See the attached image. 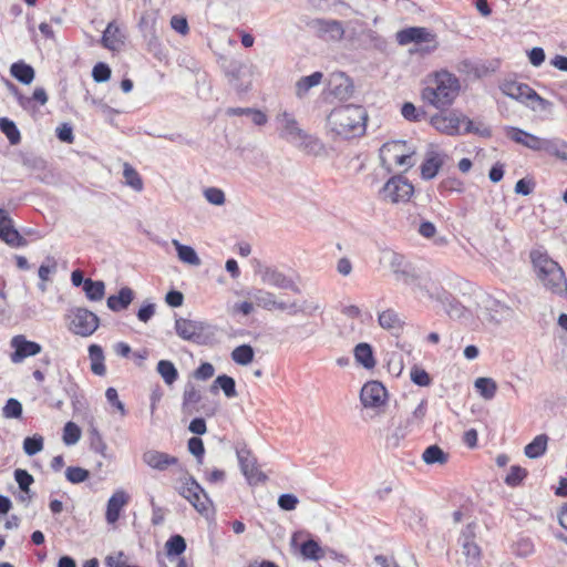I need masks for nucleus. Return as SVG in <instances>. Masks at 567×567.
Segmentation results:
<instances>
[{
	"instance_id": "a878e982",
	"label": "nucleus",
	"mask_w": 567,
	"mask_h": 567,
	"mask_svg": "<svg viewBox=\"0 0 567 567\" xmlns=\"http://www.w3.org/2000/svg\"><path fill=\"white\" fill-rule=\"evenodd\" d=\"M249 297L255 301V303L265 309V310H278V309H285V301H278L276 299V295L271 291L255 288L251 291H249Z\"/></svg>"
},
{
	"instance_id": "4c0bfd02",
	"label": "nucleus",
	"mask_w": 567,
	"mask_h": 567,
	"mask_svg": "<svg viewBox=\"0 0 567 567\" xmlns=\"http://www.w3.org/2000/svg\"><path fill=\"white\" fill-rule=\"evenodd\" d=\"M422 460L427 465H443L449 461V454L445 453L439 445L433 444L424 450Z\"/></svg>"
},
{
	"instance_id": "c9c22d12",
	"label": "nucleus",
	"mask_w": 567,
	"mask_h": 567,
	"mask_svg": "<svg viewBox=\"0 0 567 567\" xmlns=\"http://www.w3.org/2000/svg\"><path fill=\"white\" fill-rule=\"evenodd\" d=\"M548 436L546 434H539L534 440L528 443L524 453L528 458H538L545 454L547 450Z\"/></svg>"
},
{
	"instance_id": "aec40b11",
	"label": "nucleus",
	"mask_w": 567,
	"mask_h": 567,
	"mask_svg": "<svg viewBox=\"0 0 567 567\" xmlns=\"http://www.w3.org/2000/svg\"><path fill=\"white\" fill-rule=\"evenodd\" d=\"M504 132L506 137L514 143L523 145L534 152H543L546 138L536 136L515 126H505Z\"/></svg>"
},
{
	"instance_id": "72a5a7b5",
	"label": "nucleus",
	"mask_w": 567,
	"mask_h": 567,
	"mask_svg": "<svg viewBox=\"0 0 567 567\" xmlns=\"http://www.w3.org/2000/svg\"><path fill=\"white\" fill-rule=\"evenodd\" d=\"M543 152L561 161H567V142L558 137L546 138Z\"/></svg>"
},
{
	"instance_id": "3c124183",
	"label": "nucleus",
	"mask_w": 567,
	"mask_h": 567,
	"mask_svg": "<svg viewBox=\"0 0 567 567\" xmlns=\"http://www.w3.org/2000/svg\"><path fill=\"white\" fill-rule=\"evenodd\" d=\"M255 351L249 344H241L236 347L231 352L234 362L240 365H247L254 360Z\"/></svg>"
},
{
	"instance_id": "69168bd1",
	"label": "nucleus",
	"mask_w": 567,
	"mask_h": 567,
	"mask_svg": "<svg viewBox=\"0 0 567 567\" xmlns=\"http://www.w3.org/2000/svg\"><path fill=\"white\" fill-rule=\"evenodd\" d=\"M92 78L97 83L106 82L111 78V69L106 63L99 62L92 70Z\"/></svg>"
},
{
	"instance_id": "0e129e2a",
	"label": "nucleus",
	"mask_w": 567,
	"mask_h": 567,
	"mask_svg": "<svg viewBox=\"0 0 567 567\" xmlns=\"http://www.w3.org/2000/svg\"><path fill=\"white\" fill-rule=\"evenodd\" d=\"M410 377L412 382L419 386H427L431 384V377L424 369L413 367Z\"/></svg>"
},
{
	"instance_id": "680f3d73",
	"label": "nucleus",
	"mask_w": 567,
	"mask_h": 567,
	"mask_svg": "<svg viewBox=\"0 0 567 567\" xmlns=\"http://www.w3.org/2000/svg\"><path fill=\"white\" fill-rule=\"evenodd\" d=\"M2 415L6 419H19L22 415V404L17 399H9L2 409Z\"/></svg>"
},
{
	"instance_id": "37998d69",
	"label": "nucleus",
	"mask_w": 567,
	"mask_h": 567,
	"mask_svg": "<svg viewBox=\"0 0 567 567\" xmlns=\"http://www.w3.org/2000/svg\"><path fill=\"white\" fill-rule=\"evenodd\" d=\"M300 553L305 559L318 561L324 557L323 549L319 543L312 538L303 542L300 546Z\"/></svg>"
},
{
	"instance_id": "f3484780",
	"label": "nucleus",
	"mask_w": 567,
	"mask_h": 567,
	"mask_svg": "<svg viewBox=\"0 0 567 567\" xmlns=\"http://www.w3.org/2000/svg\"><path fill=\"white\" fill-rule=\"evenodd\" d=\"M466 116L452 111L449 114H435L431 117L432 126L450 136L463 134L461 124H465Z\"/></svg>"
},
{
	"instance_id": "9b49d317",
	"label": "nucleus",
	"mask_w": 567,
	"mask_h": 567,
	"mask_svg": "<svg viewBox=\"0 0 567 567\" xmlns=\"http://www.w3.org/2000/svg\"><path fill=\"white\" fill-rule=\"evenodd\" d=\"M395 279L410 286L415 292H420L422 296L426 297L432 293V289L436 285L427 274L419 272L411 264L403 270H400Z\"/></svg>"
},
{
	"instance_id": "0eeeda50",
	"label": "nucleus",
	"mask_w": 567,
	"mask_h": 567,
	"mask_svg": "<svg viewBox=\"0 0 567 567\" xmlns=\"http://www.w3.org/2000/svg\"><path fill=\"white\" fill-rule=\"evenodd\" d=\"M476 529L475 523L467 524L457 540L465 559V567H482V549L476 542Z\"/></svg>"
},
{
	"instance_id": "4468645a",
	"label": "nucleus",
	"mask_w": 567,
	"mask_h": 567,
	"mask_svg": "<svg viewBox=\"0 0 567 567\" xmlns=\"http://www.w3.org/2000/svg\"><path fill=\"white\" fill-rule=\"evenodd\" d=\"M240 470L250 485L265 482L267 476L257 467V461L246 445L236 446Z\"/></svg>"
},
{
	"instance_id": "f8f14e48",
	"label": "nucleus",
	"mask_w": 567,
	"mask_h": 567,
	"mask_svg": "<svg viewBox=\"0 0 567 567\" xmlns=\"http://www.w3.org/2000/svg\"><path fill=\"white\" fill-rule=\"evenodd\" d=\"M70 323V330L81 337L93 334L100 324L99 317L86 308H75Z\"/></svg>"
},
{
	"instance_id": "f03ea898",
	"label": "nucleus",
	"mask_w": 567,
	"mask_h": 567,
	"mask_svg": "<svg viewBox=\"0 0 567 567\" xmlns=\"http://www.w3.org/2000/svg\"><path fill=\"white\" fill-rule=\"evenodd\" d=\"M536 277L545 290L561 299H567V278L564 269L543 249L529 254Z\"/></svg>"
},
{
	"instance_id": "393cba45",
	"label": "nucleus",
	"mask_w": 567,
	"mask_h": 567,
	"mask_svg": "<svg viewBox=\"0 0 567 567\" xmlns=\"http://www.w3.org/2000/svg\"><path fill=\"white\" fill-rule=\"evenodd\" d=\"M130 495L124 489L115 491L106 504L105 519L107 524H115L122 509L128 503Z\"/></svg>"
},
{
	"instance_id": "e2e57ef3",
	"label": "nucleus",
	"mask_w": 567,
	"mask_h": 567,
	"mask_svg": "<svg viewBox=\"0 0 567 567\" xmlns=\"http://www.w3.org/2000/svg\"><path fill=\"white\" fill-rule=\"evenodd\" d=\"M56 261L53 257H47L45 261L39 267L38 276L41 281L50 280V275L56 272Z\"/></svg>"
},
{
	"instance_id": "f257e3e1",
	"label": "nucleus",
	"mask_w": 567,
	"mask_h": 567,
	"mask_svg": "<svg viewBox=\"0 0 567 567\" xmlns=\"http://www.w3.org/2000/svg\"><path fill=\"white\" fill-rule=\"evenodd\" d=\"M461 91L460 80L455 74L441 70L435 72L421 92L422 100L440 111L447 110Z\"/></svg>"
},
{
	"instance_id": "864d4df0",
	"label": "nucleus",
	"mask_w": 567,
	"mask_h": 567,
	"mask_svg": "<svg viewBox=\"0 0 567 567\" xmlns=\"http://www.w3.org/2000/svg\"><path fill=\"white\" fill-rule=\"evenodd\" d=\"M123 177L125 179V184L132 187L134 190L141 192L143 189V181L140 174L128 163H125L123 166Z\"/></svg>"
},
{
	"instance_id": "774afa93",
	"label": "nucleus",
	"mask_w": 567,
	"mask_h": 567,
	"mask_svg": "<svg viewBox=\"0 0 567 567\" xmlns=\"http://www.w3.org/2000/svg\"><path fill=\"white\" fill-rule=\"evenodd\" d=\"M188 451L197 457L198 462L202 463L203 456L205 454L204 442L202 439L197 436H193L188 440L187 443Z\"/></svg>"
},
{
	"instance_id": "473e14b6",
	"label": "nucleus",
	"mask_w": 567,
	"mask_h": 567,
	"mask_svg": "<svg viewBox=\"0 0 567 567\" xmlns=\"http://www.w3.org/2000/svg\"><path fill=\"white\" fill-rule=\"evenodd\" d=\"M10 73L22 84H30L35 76L34 69L23 61L14 62L10 68Z\"/></svg>"
},
{
	"instance_id": "7c9ffc66",
	"label": "nucleus",
	"mask_w": 567,
	"mask_h": 567,
	"mask_svg": "<svg viewBox=\"0 0 567 567\" xmlns=\"http://www.w3.org/2000/svg\"><path fill=\"white\" fill-rule=\"evenodd\" d=\"M202 394L200 391L195 388L194 384L188 383L185 386L184 393H183V411L187 414H193L194 412H197L196 405L200 402Z\"/></svg>"
},
{
	"instance_id": "9d476101",
	"label": "nucleus",
	"mask_w": 567,
	"mask_h": 567,
	"mask_svg": "<svg viewBox=\"0 0 567 567\" xmlns=\"http://www.w3.org/2000/svg\"><path fill=\"white\" fill-rule=\"evenodd\" d=\"M414 193L413 185L402 175L392 176L382 187V199L392 204L406 203Z\"/></svg>"
},
{
	"instance_id": "bf43d9fd",
	"label": "nucleus",
	"mask_w": 567,
	"mask_h": 567,
	"mask_svg": "<svg viewBox=\"0 0 567 567\" xmlns=\"http://www.w3.org/2000/svg\"><path fill=\"white\" fill-rule=\"evenodd\" d=\"M14 480L19 485V488L24 494H29L30 486L33 484L34 478L33 476L25 470L18 468L14 471Z\"/></svg>"
},
{
	"instance_id": "5fc2aeb1",
	"label": "nucleus",
	"mask_w": 567,
	"mask_h": 567,
	"mask_svg": "<svg viewBox=\"0 0 567 567\" xmlns=\"http://www.w3.org/2000/svg\"><path fill=\"white\" fill-rule=\"evenodd\" d=\"M401 114L405 120L411 122H419L426 115L424 110L415 107V105L411 102H405L402 105Z\"/></svg>"
},
{
	"instance_id": "052dcab7",
	"label": "nucleus",
	"mask_w": 567,
	"mask_h": 567,
	"mask_svg": "<svg viewBox=\"0 0 567 567\" xmlns=\"http://www.w3.org/2000/svg\"><path fill=\"white\" fill-rule=\"evenodd\" d=\"M89 476V471L80 466H69L65 471V477L72 484L83 483Z\"/></svg>"
},
{
	"instance_id": "c85d7f7f",
	"label": "nucleus",
	"mask_w": 567,
	"mask_h": 567,
	"mask_svg": "<svg viewBox=\"0 0 567 567\" xmlns=\"http://www.w3.org/2000/svg\"><path fill=\"white\" fill-rule=\"evenodd\" d=\"M134 298L133 290L128 287H123L117 295H112L107 298V307L112 311H121L126 309Z\"/></svg>"
},
{
	"instance_id": "dca6fc26",
	"label": "nucleus",
	"mask_w": 567,
	"mask_h": 567,
	"mask_svg": "<svg viewBox=\"0 0 567 567\" xmlns=\"http://www.w3.org/2000/svg\"><path fill=\"white\" fill-rule=\"evenodd\" d=\"M310 27L315 30L318 38L323 41H341L344 37L343 23L332 19H313Z\"/></svg>"
},
{
	"instance_id": "de8ad7c7",
	"label": "nucleus",
	"mask_w": 567,
	"mask_h": 567,
	"mask_svg": "<svg viewBox=\"0 0 567 567\" xmlns=\"http://www.w3.org/2000/svg\"><path fill=\"white\" fill-rule=\"evenodd\" d=\"M156 370L167 385L173 384L178 379V371L172 361H158Z\"/></svg>"
},
{
	"instance_id": "49530a36",
	"label": "nucleus",
	"mask_w": 567,
	"mask_h": 567,
	"mask_svg": "<svg viewBox=\"0 0 567 567\" xmlns=\"http://www.w3.org/2000/svg\"><path fill=\"white\" fill-rule=\"evenodd\" d=\"M474 386L485 400H492L497 391V384L491 378H477L474 382Z\"/></svg>"
},
{
	"instance_id": "6e6552de",
	"label": "nucleus",
	"mask_w": 567,
	"mask_h": 567,
	"mask_svg": "<svg viewBox=\"0 0 567 567\" xmlns=\"http://www.w3.org/2000/svg\"><path fill=\"white\" fill-rule=\"evenodd\" d=\"M255 272L265 285L280 290H290L295 293H300V288L296 281L275 266H267L256 260Z\"/></svg>"
},
{
	"instance_id": "2eb2a0df",
	"label": "nucleus",
	"mask_w": 567,
	"mask_h": 567,
	"mask_svg": "<svg viewBox=\"0 0 567 567\" xmlns=\"http://www.w3.org/2000/svg\"><path fill=\"white\" fill-rule=\"evenodd\" d=\"M0 240L12 248L27 246V239L14 227V221L8 210L0 207Z\"/></svg>"
},
{
	"instance_id": "58836bf2",
	"label": "nucleus",
	"mask_w": 567,
	"mask_h": 567,
	"mask_svg": "<svg viewBox=\"0 0 567 567\" xmlns=\"http://www.w3.org/2000/svg\"><path fill=\"white\" fill-rule=\"evenodd\" d=\"M172 244L174 245V247L177 251L178 258L183 262L192 265V266L200 265V259L193 247L183 245L177 239H173Z\"/></svg>"
},
{
	"instance_id": "b1692460",
	"label": "nucleus",
	"mask_w": 567,
	"mask_h": 567,
	"mask_svg": "<svg viewBox=\"0 0 567 567\" xmlns=\"http://www.w3.org/2000/svg\"><path fill=\"white\" fill-rule=\"evenodd\" d=\"M143 462L151 468L164 472L178 464V458L157 450H147L142 455Z\"/></svg>"
},
{
	"instance_id": "4be33fe9",
	"label": "nucleus",
	"mask_w": 567,
	"mask_h": 567,
	"mask_svg": "<svg viewBox=\"0 0 567 567\" xmlns=\"http://www.w3.org/2000/svg\"><path fill=\"white\" fill-rule=\"evenodd\" d=\"M207 324L203 321L189 320L185 318L175 319L176 334L186 341L199 343Z\"/></svg>"
},
{
	"instance_id": "cd10ccee",
	"label": "nucleus",
	"mask_w": 567,
	"mask_h": 567,
	"mask_svg": "<svg viewBox=\"0 0 567 567\" xmlns=\"http://www.w3.org/2000/svg\"><path fill=\"white\" fill-rule=\"evenodd\" d=\"M125 42V34L113 21L106 25L102 35V44L111 51H117Z\"/></svg>"
},
{
	"instance_id": "603ef678",
	"label": "nucleus",
	"mask_w": 567,
	"mask_h": 567,
	"mask_svg": "<svg viewBox=\"0 0 567 567\" xmlns=\"http://www.w3.org/2000/svg\"><path fill=\"white\" fill-rule=\"evenodd\" d=\"M527 474L528 472L526 468L519 465H512L506 477L504 478V483L509 487H517L527 477Z\"/></svg>"
},
{
	"instance_id": "7ed1b4c3",
	"label": "nucleus",
	"mask_w": 567,
	"mask_h": 567,
	"mask_svg": "<svg viewBox=\"0 0 567 567\" xmlns=\"http://www.w3.org/2000/svg\"><path fill=\"white\" fill-rule=\"evenodd\" d=\"M368 114L363 106L346 104L334 107L328 115V126L343 138L361 136L365 132Z\"/></svg>"
},
{
	"instance_id": "6ab92c4d",
	"label": "nucleus",
	"mask_w": 567,
	"mask_h": 567,
	"mask_svg": "<svg viewBox=\"0 0 567 567\" xmlns=\"http://www.w3.org/2000/svg\"><path fill=\"white\" fill-rule=\"evenodd\" d=\"M427 297L442 302L444 310L450 318L460 319L465 316L466 308L439 285L434 286L432 293H430Z\"/></svg>"
},
{
	"instance_id": "1a4fd4ad",
	"label": "nucleus",
	"mask_w": 567,
	"mask_h": 567,
	"mask_svg": "<svg viewBox=\"0 0 567 567\" xmlns=\"http://www.w3.org/2000/svg\"><path fill=\"white\" fill-rule=\"evenodd\" d=\"M396 41L400 45L425 43V45L421 48L423 53H431L437 48L435 34L423 27H409L400 30L396 33Z\"/></svg>"
},
{
	"instance_id": "39448f33",
	"label": "nucleus",
	"mask_w": 567,
	"mask_h": 567,
	"mask_svg": "<svg viewBox=\"0 0 567 567\" xmlns=\"http://www.w3.org/2000/svg\"><path fill=\"white\" fill-rule=\"evenodd\" d=\"M415 148L410 146L406 141L396 140L384 143L379 152L380 162L386 172H392L393 165L403 166L405 171L414 166L412 159Z\"/></svg>"
},
{
	"instance_id": "09e8293b",
	"label": "nucleus",
	"mask_w": 567,
	"mask_h": 567,
	"mask_svg": "<svg viewBox=\"0 0 567 567\" xmlns=\"http://www.w3.org/2000/svg\"><path fill=\"white\" fill-rule=\"evenodd\" d=\"M0 131L7 136L11 145H17L21 141V134L16 123L8 117L0 118Z\"/></svg>"
},
{
	"instance_id": "13d9d810",
	"label": "nucleus",
	"mask_w": 567,
	"mask_h": 567,
	"mask_svg": "<svg viewBox=\"0 0 567 567\" xmlns=\"http://www.w3.org/2000/svg\"><path fill=\"white\" fill-rule=\"evenodd\" d=\"M534 550V543L528 537H520L513 546V551L518 557H528Z\"/></svg>"
},
{
	"instance_id": "8fccbe9b",
	"label": "nucleus",
	"mask_w": 567,
	"mask_h": 567,
	"mask_svg": "<svg viewBox=\"0 0 567 567\" xmlns=\"http://www.w3.org/2000/svg\"><path fill=\"white\" fill-rule=\"evenodd\" d=\"M456 70L467 76L482 78L486 70L484 65L477 64L470 59L460 61L456 65Z\"/></svg>"
},
{
	"instance_id": "f704fd0d",
	"label": "nucleus",
	"mask_w": 567,
	"mask_h": 567,
	"mask_svg": "<svg viewBox=\"0 0 567 567\" xmlns=\"http://www.w3.org/2000/svg\"><path fill=\"white\" fill-rule=\"evenodd\" d=\"M354 358L365 369H372L375 365L372 347L362 342L354 348Z\"/></svg>"
},
{
	"instance_id": "5701e85b",
	"label": "nucleus",
	"mask_w": 567,
	"mask_h": 567,
	"mask_svg": "<svg viewBox=\"0 0 567 567\" xmlns=\"http://www.w3.org/2000/svg\"><path fill=\"white\" fill-rule=\"evenodd\" d=\"M481 310L482 316L493 323L502 322L512 311L506 303L491 296L483 298L481 302Z\"/></svg>"
},
{
	"instance_id": "c03bdc74",
	"label": "nucleus",
	"mask_w": 567,
	"mask_h": 567,
	"mask_svg": "<svg viewBox=\"0 0 567 567\" xmlns=\"http://www.w3.org/2000/svg\"><path fill=\"white\" fill-rule=\"evenodd\" d=\"M378 322L385 330H394L402 328V321L396 311L386 309L379 313Z\"/></svg>"
},
{
	"instance_id": "c756f323",
	"label": "nucleus",
	"mask_w": 567,
	"mask_h": 567,
	"mask_svg": "<svg viewBox=\"0 0 567 567\" xmlns=\"http://www.w3.org/2000/svg\"><path fill=\"white\" fill-rule=\"evenodd\" d=\"M13 92L18 100L19 105L24 110L34 109L33 102H38L40 105H44L48 102V94L43 87H35L32 96L30 97L19 93L18 89L14 86Z\"/></svg>"
},
{
	"instance_id": "79ce46f5",
	"label": "nucleus",
	"mask_w": 567,
	"mask_h": 567,
	"mask_svg": "<svg viewBox=\"0 0 567 567\" xmlns=\"http://www.w3.org/2000/svg\"><path fill=\"white\" fill-rule=\"evenodd\" d=\"M187 545L185 538L179 535L171 536L165 543L166 555L168 558L181 557V555L186 550Z\"/></svg>"
},
{
	"instance_id": "338daca9",
	"label": "nucleus",
	"mask_w": 567,
	"mask_h": 567,
	"mask_svg": "<svg viewBox=\"0 0 567 567\" xmlns=\"http://www.w3.org/2000/svg\"><path fill=\"white\" fill-rule=\"evenodd\" d=\"M204 197L213 205L220 206L225 203V193L217 187H208L204 190Z\"/></svg>"
},
{
	"instance_id": "a211bd4d",
	"label": "nucleus",
	"mask_w": 567,
	"mask_h": 567,
	"mask_svg": "<svg viewBox=\"0 0 567 567\" xmlns=\"http://www.w3.org/2000/svg\"><path fill=\"white\" fill-rule=\"evenodd\" d=\"M10 346L14 350L10 354V360L16 364L21 363L24 359L34 357L42 351L40 343L27 340L22 334L14 336L10 341Z\"/></svg>"
},
{
	"instance_id": "423d86ee",
	"label": "nucleus",
	"mask_w": 567,
	"mask_h": 567,
	"mask_svg": "<svg viewBox=\"0 0 567 567\" xmlns=\"http://www.w3.org/2000/svg\"><path fill=\"white\" fill-rule=\"evenodd\" d=\"M501 91L511 99L520 101L527 106L545 110L550 103L537 94L528 84L516 81H505L501 84Z\"/></svg>"
},
{
	"instance_id": "bb28decb",
	"label": "nucleus",
	"mask_w": 567,
	"mask_h": 567,
	"mask_svg": "<svg viewBox=\"0 0 567 567\" xmlns=\"http://www.w3.org/2000/svg\"><path fill=\"white\" fill-rule=\"evenodd\" d=\"M444 159L442 155L436 151H429L421 165V176L425 181L434 178L440 168L443 166Z\"/></svg>"
},
{
	"instance_id": "a18cd8bd",
	"label": "nucleus",
	"mask_w": 567,
	"mask_h": 567,
	"mask_svg": "<svg viewBox=\"0 0 567 567\" xmlns=\"http://www.w3.org/2000/svg\"><path fill=\"white\" fill-rule=\"evenodd\" d=\"M22 165L31 173L37 174V178L44 181L42 173L47 169V162L37 155H25L22 157Z\"/></svg>"
},
{
	"instance_id": "ea45409f",
	"label": "nucleus",
	"mask_w": 567,
	"mask_h": 567,
	"mask_svg": "<svg viewBox=\"0 0 567 567\" xmlns=\"http://www.w3.org/2000/svg\"><path fill=\"white\" fill-rule=\"evenodd\" d=\"M218 389H221L224 394L229 399L235 398L237 395L236 382L229 375L221 374L215 379L214 384L210 388V391L213 393H216Z\"/></svg>"
},
{
	"instance_id": "ddd939ff",
	"label": "nucleus",
	"mask_w": 567,
	"mask_h": 567,
	"mask_svg": "<svg viewBox=\"0 0 567 567\" xmlns=\"http://www.w3.org/2000/svg\"><path fill=\"white\" fill-rule=\"evenodd\" d=\"M179 494L186 498L200 514L208 512L212 506L205 489L197 483L194 477H189L179 489Z\"/></svg>"
},
{
	"instance_id": "20e7f679",
	"label": "nucleus",
	"mask_w": 567,
	"mask_h": 567,
	"mask_svg": "<svg viewBox=\"0 0 567 567\" xmlns=\"http://www.w3.org/2000/svg\"><path fill=\"white\" fill-rule=\"evenodd\" d=\"M275 121L279 137L286 142L303 150H313L319 145L318 138L302 130L295 115L288 111L279 112Z\"/></svg>"
},
{
	"instance_id": "4d7b16f0",
	"label": "nucleus",
	"mask_w": 567,
	"mask_h": 567,
	"mask_svg": "<svg viewBox=\"0 0 567 567\" xmlns=\"http://www.w3.org/2000/svg\"><path fill=\"white\" fill-rule=\"evenodd\" d=\"M81 437V429L74 422H68L63 429V442L65 445H74Z\"/></svg>"
},
{
	"instance_id": "a19ab883",
	"label": "nucleus",
	"mask_w": 567,
	"mask_h": 567,
	"mask_svg": "<svg viewBox=\"0 0 567 567\" xmlns=\"http://www.w3.org/2000/svg\"><path fill=\"white\" fill-rule=\"evenodd\" d=\"M83 290L89 300L100 301L104 297L105 285L101 280H92L91 278H86Z\"/></svg>"
},
{
	"instance_id": "6e6d98bb",
	"label": "nucleus",
	"mask_w": 567,
	"mask_h": 567,
	"mask_svg": "<svg viewBox=\"0 0 567 567\" xmlns=\"http://www.w3.org/2000/svg\"><path fill=\"white\" fill-rule=\"evenodd\" d=\"M43 449V437L39 434L28 436L23 441V451L27 455L32 456L41 452Z\"/></svg>"
},
{
	"instance_id": "2f4dec72",
	"label": "nucleus",
	"mask_w": 567,
	"mask_h": 567,
	"mask_svg": "<svg viewBox=\"0 0 567 567\" xmlns=\"http://www.w3.org/2000/svg\"><path fill=\"white\" fill-rule=\"evenodd\" d=\"M89 357L91 360V371L95 375H105L106 368L104 364V353L102 347L99 344H91L89 347Z\"/></svg>"
},
{
	"instance_id": "e433bc0d",
	"label": "nucleus",
	"mask_w": 567,
	"mask_h": 567,
	"mask_svg": "<svg viewBox=\"0 0 567 567\" xmlns=\"http://www.w3.org/2000/svg\"><path fill=\"white\" fill-rule=\"evenodd\" d=\"M323 74L319 71L313 72L310 75L300 78L296 83V95L298 97H303L308 91L320 84Z\"/></svg>"
},
{
	"instance_id": "412c9836",
	"label": "nucleus",
	"mask_w": 567,
	"mask_h": 567,
	"mask_svg": "<svg viewBox=\"0 0 567 567\" xmlns=\"http://www.w3.org/2000/svg\"><path fill=\"white\" fill-rule=\"evenodd\" d=\"M388 392L379 381L365 383L360 392V400L365 408H379L386 401Z\"/></svg>"
}]
</instances>
